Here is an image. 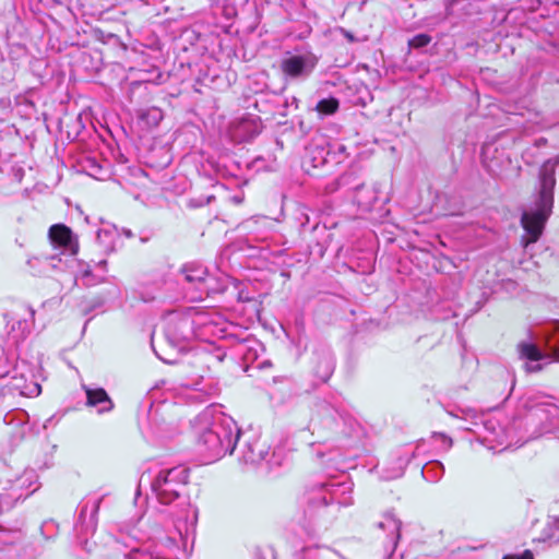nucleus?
I'll return each mask as SVG.
<instances>
[{
  "mask_svg": "<svg viewBox=\"0 0 559 559\" xmlns=\"http://www.w3.org/2000/svg\"><path fill=\"white\" fill-rule=\"evenodd\" d=\"M355 202L362 209H369L377 200L376 192L367 188L365 185H359L355 188Z\"/></svg>",
  "mask_w": 559,
  "mask_h": 559,
  "instance_id": "24",
  "label": "nucleus"
},
{
  "mask_svg": "<svg viewBox=\"0 0 559 559\" xmlns=\"http://www.w3.org/2000/svg\"><path fill=\"white\" fill-rule=\"evenodd\" d=\"M503 559H512V556H510V555L504 556Z\"/></svg>",
  "mask_w": 559,
  "mask_h": 559,
  "instance_id": "47",
  "label": "nucleus"
},
{
  "mask_svg": "<svg viewBox=\"0 0 559 559\" xmlns=\"http://www.w3.org/2000/svg\"><path fill=\"white\" fill-rule=\"evenodd\" d=\"M51 245L61 250V254L73 257L79 251V243L72 230L64 224H55L48 233Z\"/></svg>",
  "mask_w": 559,
  "mask_h": 559,
  "instance_id": "10",
  "label": "nucleus"
},
{
  "mask_svg": "<svg viewBox=\"0 0 559 559\" xmlns=\"http://www.w3.org/2000/svg\"><path fill=\"white\" fill-rule=\"evenodd\" d=\"M512 559H534V556L531 550H525L520 556H512Z\"/></svg>",
  "mask_w": 559,
  "mask_h": 559,
  "instance_id": "36",
  "label": "nucleus"
},
{
  "mask_svg": "<svg viewBox=\"0 0 559 559\" xmlns=\"http://www.w3.org/2000/svg\"><path fill=\"white\" fill-rule=\"evenodd\" d=\"M408 462V459L404 461L400 460V467L393 474L384 476V479H394L401 477L404 473V466L407 465Z\"/></svg>",
  "mask_w": 559,
  "mask_h": 559,
  "instance_id": "34",
  "label": "nucleus"
},
{
  "mask_svg": "<svg viewBox=\"0 0 559 559\" xmlns=\"http://www.w3.org/2000/svg\"><path fill=\"white\" fill-rule=\"evenodd\" d=\"M62 259L56 254L33 257L27 260L29 272L33 275H45L50 270L58 269V263H61Z\"/></svg>",
  "mask_w": 559,
  "mask_h": 559,
  "instance_id": "18",
  "label": "nucleus"
},
{
  "mask_svg": "<svg viewBox=\"0 0 559 559\" xmlns=\"http://www.w3.org/2000/svg\"><path fill=\"white\" fill-rule=\"evenodd\" d=\"M139 118L148 128H154L157 127L158 123L163 120L164 114L162 109L157 107H150L147 109L141 110L139 114Z\"/></svg>",
  "mask_w": 559,
  "mask_h": 559,
  "instance_id": "26",
  "label": "nucleus"
},
{
  "mask_svg": "<svg viewBox=\"0 0 559 559\" xmlns=\"http://www.w3.org/2000/svg\"><path fill=\"white\" fill-rule=\"evenodd\" d=\"M540 542L549 543L550 545L559 544V518L550 516L547 527L544 530Z\"/></svg>",
  "mask_w": 559,
  "mask_h": 559,
  "instance_id": "25",
  "label": "nucleus"
},
{
  "mask_svg": "<svg viewBox=\"0 0 559 559\" xmlns=\"http://www.w3.org/2000/svg\"><path fill=\"white\" fill-rule=\"evenodd\" d=\"M270 224L271 222L266 217L255 216L241 223L240 227L248 234L254 235L255 240H265Z\"/></svg>",
  "mask_w": 559,
  "mask_h": 559,
  "instance_id": "20",
  "label": "nucleus"
},
{
  "mask_svg": "<svg viewBox=\"0 0 559 559\" xmlns=\"http://www.w3.org/2000/svg\"><path fill=\"white\" fill-rule=\"evenodd\" d=\"M98 264L102 265V266H105L107 264V262H106V260H102V261H99Z\"/></svg>",
  "mask_w": 559,
  "mask_h": 559,
  "instance_id": "44",
  "label": "nucleus"
},
{
  "mask_svg": "<svg viewBox=\"0 0 559 559\" xmlns=\"http://www.w3.org/2000/svg\"><path fill=\"white\" fill-rule=\"evenodd\" d=\"M543 338L551 356L559 360V322H552L545 326Z\"/></svg>",
  "mask_w": 559,
  "mask_h": 559,
  "instance_id": "21",
  "label": "nucleus"
},
{
  "mask_svg": "<svg viewBox=\"0 0 559 559\" xmlns=\"http://www.w3.org/2000/svg\"><path fill=\"white\" fill-rule=\"evenodd\" d=\"M112 236H114V231L108 228H103L97 231V239L100 242L108 240V245L106 246V248L110 249V250H112V243H111Z\"/></svg>",
  "mask_w": 559,
  "mask_h": 559,
  "instance_id": "32",
  "label": "nucleus"
},
{
  "mask_svg": "<svg viewBox=\"0 0 559 559\" xmlns=\"http://www.w3.org/2000/svg\"><path fill=\"white\" fill-rule=\"evenodd\" d=\"M176 530L178 531V534H179L180 536H182V531H181V528H180L179 526H177V525H176Z\"/></svg>",
  "mask_w": 559,
  "mask_h": 559,
  "instance_id": "45",
  "label": "nucleus"
},
{
  "mask_svg": "<svg viewBox=\"0 0 559 559\" xmlns=\"http://www.w3.org/2000/svg\"><path fill=\"white\" fill-rule=\"evenodd\" d=\"M465 430H469L483 439L484 442L490 443V448L495 445H504L508 448L515 436V430L519 429L513 423L512 427H503L499 418L492 415H483L479 421H473V427H464Z\"/></svg>",
  "mask_w": 559,
  "mask_h": 559,
  "instance_id": "6",
  "label": "nucleus"
},
{
  "mask_svg": "<svg viewBox=\"0 0 559 559\" xmlns=\"http://www.w3.org/2000/svg\"><path fill=\"white\" fill-rule=\"evenodd\" d=\"M353 485L347 481H331L322 484L318 493L309 500L308 510L305 512L309 520H313V509L316 507H326L330 503L348 506L352 503Z\"/></svg>",
  "mask_w": 559,
  "mask_h": 559,
  "instance_id": "7",
  "label": "nucleus"
},
{
  "mask_svg": "<svg viewBox=\"0 0 559 559\" xmlns=\"http://www.w3.org/2000/svg\"><path fill=\"white\" fill-rule=\"evenodd\" d=\"M234 201H235L236 203H240V202H241V199H240V198L235 197V198H234Z\"/></svg>",
  "mask_w": 559,
  "mask_h": 559,
  "instance_id": "46",
  "label": "nucleus"
},
{
  "mask_svg": "<svg viewBox=\"0 0 559 559\" xmlns=\"http://www.w3.org/2000/svg\"><path fill=\"white\" fill-rule=\"evenodd\" d=\"M0 382L2 383V395L5 394V389L10 393H19L24 396H37L41 391L40 385L37 382L27 380L24 374H17L16 371L11 376L9 373H1Z\"/></svg>",
  "mask_w": 559,
  "mask_h": 559,
  "instance_id": "11",
  "label": "nucleus"
},
{
  "mask_svg": "<svg viewBox=\"0 0 559 559\" xmlns=\"http://www.w3.org/2000/svg\"><path fill=\"white\" fill-rule=\"evenodd\" d=\"M267 454L269 447L260 438L248 441L241 449V460L247 464H259Z\"/></svg>",
  "mask_w": 559,
  "mask_h": 559,
  "instance_id": "16",
  "label": "nucleus"
},
{
  "mask_svg": "<svg viewBox=\"0 0 559 559\" xmlns=\"http://www.w3.org/2000/svg\"><path fill=\"white\" fill-rule=\"evenodd\" d=\"M180 275L179 281L192 301L202 300L211 294L223 290L217 287V281L209 274L202 264L187 263L182 266Z\"/></svg>",
  "mask_w": 559,
  "mask_h": 559,
  "instance_id": "5",
  "label": "nucleus"
},
{
  "mask_svg": "<svg viewBox=\"0 0 559 559\" xmlns=\"http://www.w3.org/2000/svg\"><path fill=\"white\" fill-rule=\"evenodd\" d=\"M187 324H188V322H187V321H185V320L179 322L180 328H183V326H185V325H187Z\"/></svg>",
  "mask_w": 559,
  "mask_h": 559,
  "instance_id": "43",
  "label": "nucleus"
},
{
  "mask_svg": "<svg viewBox=\"0 0 559 559\" xmlns=\"http://www.w3.org/2000/svg\"><path fill=\"white\" fill-rule=\"evenodd\" d=\"M317 64L312 55H293L284 58L281 69L285 76L290 79H306L310 75Z\"/></svg>",
  "mask_w": 559,
  "mask_h": 559,
  "instance_id": "9",
  "label": "nucleus"
},
{
  "mask_svg": "<svg viewBox=\"0 0 559 559\" xmlns=\"http://www.w3.org/2000/svg\"><path fill=\"white\" fill-rule=\"evenodd\" d=\"M128 559H154L151 555L144 554L139 549H133Z\"/></svg>",
  "mask_w": 559,
  "mask_h": 559,
  "instance_id": "35",
  "label": "nucleus"
},
{
  "mask_svg": "<svg viewBox=\"0 0 559 559\" xmlns=\"http://www.w3.org/2000/svg\"><path fill=\"white\" fill-rule=\"evenodd\" d=\"M334 371V360L330 353H323L318 357L314 368L316 376L323 382L328 381Z\"/></svg>",
  "mask_w": 559,
  "mask_h": 559,
  "instance_id": "23",
  "label": "nucleus"
},
{
  "mask_svg": "<svg viewBox=\"0 0 559 559\" xmlns=\"http://www.w3.org/2000/svg\"><path fill=\"white\" fill-rule=\"evenodd\" d=\"M444 438V442L447 443V447L450 448L451 444H452V440L450 438H447V437H443Z\"/></svg>",
  "mask_w": 559,
  "mask_h": 559,
  "instance_id": "42",
  "label": "nucleus"
},
{
  "mask_svg": "<svg viewBox=\"0 0 559 559\" xmlns=\"http://www.w3.org/2000/svg\"><path fill=\"white\" fill-rule=\"evenodd\" d=\"M302 551L305 559H332L335 556L340 557L341 559H346L336 550L328 546L316 545L311 547H306L304 548Z\"/></svg>",
  "mask_w": 559,
  "mask_h": 559,
  "instance_id": "22",
  "label": "nucleus"
},
{
  "mask_svg": "<svg viewBox=\"0 0 559 559\" xmlns=\"http://www.w3.org/2000/svg\"><path fill=\"white\" fill-rule=\"evenodd\" d=\"M194 429L199 452L207 462L233 453L240 436L236 421L224 414H201L195 420Z\"/></svg>",
  "mask_w": 559,
  "mask_h": 559,
  "instance_id": "1",
  "label": "nucleus"
},
{
  "mask_svg": "<svg viewBox=\"0 0 559 559\" xmlns=\"http://www.w3.org/2000/svg\"><path fill=\"white\" fill-rule=\"evenodd\" d=\"M212 198H213V197H209V198L206 199V201H205V202H198V203L195 204V206H201V205H203V204H209V203L211 202V199H212Z\"/></svg>",
  "mask_w": 559,
  "mask_h": 559,
  "instance_id": "40",
  "label": "nucleus"
},
{
  "mask_svg": "<svg viewBox=\"0 0 559 559\" xmlns=\"http://www.w3.org/2000/svg\"><path fill=\"white\" fill-rule=\"evenodd\" d=\"M483 165L492 176H500L504 166L510 163L509 156L503 150L493 144H485L481 151Z\"/></svg>",
  "mask_w": 559,
  "mask_h": 559,
  "instance_id": "13",
  "label": "nucleus"
},
{
  "mask_svg": "<svg viewBox=\"0 0 559 559\" xmlns=\"http://www.w3.org/2000/svg\"><path fill=\"white\" fill-rule=\"evenodd\" d=\"M201 390L197 389V388H193V389H190L189 390V393H188V396L190 399H193V400H199L200 399V392Z\"/></svg>",
  "mask_w": 559,
  "mask_h": 559,
  "instance_id": "37",
  "label": "nucleus"
},
{
  "mask_svg": "<svg viewBox=\"0 0 559 559\" xmlns=\"http://www.w3.org/2000/svg\"><path fill=\"white\" fill-rule=\"evenodd\" d=\"M377 525L380 530L386 533L391 550L394 551L401 537V521L392 513H385Z\"/></svg>",
  "mask_w": 559,
  "mask_h": 559,
  "instance_id": "17",
  "label": "nucleus"
},
{
  "mask_svg": "<svg viewBox=\"0 0 559 559\" xmlns=\"http://www.w3.org/2000/svg\"><path fill=\"white\" fill-rule=\"evenodd\" d=\"M524 413L515 419L525 441L555 433L559 438V401L552 396L530 394L522 400Z\"/></svg>",
  "mask_w": 559,
  "mask_h": 559,
  "instance_id": "2",
  "label": "nucleus"
},
{
  "mask_svg": "<svg viewBox=\"0 0 559 559\" xmlns=\"http://www.w3.org/2000/svg\"><path fill=\"white\" fill-rule=\"evenodd\" d=\"M86 394V406L95 407L98 414L109 413L114 409V402L103 388H91L86 384L82 385Z\"/></svg>",
  "mask_w": 559,
  "mask_h": 559,
  "instance_id": "15",
  "label": "nucleus"
},
{
  "mask_svg": "<svg viewBox=\"0 0 559 559\" xmlns=\"http://www.w3.org/2000/svg\"><path fill=\"white\" fill-rule=\"evenodd\" d=\"M12 489L21 490L16 496L17 499L26 498L31 493L35 492L38 489L36 472L34 469H25L21 476L14 480Z\"/></svg>",
  "mask_w": 559,
  "mask_h": 559,
  "instance_id": "19",
  "label": "nucleus"
},
{
  "mask_svg": "<svg viewBox=\"0 0 559 559\" xmlns=\"http://www.w3.org/2000/svg\"><path fill=\"white\" fill-rule=\"evenodd\" d=\"M431 41V37L427 34H418L416 36H414L408 45L412 47V48H424L426 47L429 43Z\"/></svg>",
  "mask_w": 559,
  "mask_h": 559,
  "instance_id": "31",
  "label": "nucleus"
},
{
  "mask_svg": "<svg viewBox=\"0 0 559 559\" xmlns=\"http://www.w3.org/2000/svg\"><path fill=\"white\" fill-rule=\"evenodd\" d=\"M320 408H321L322 411H325V412H329V411H330V406H329L326 403H322V404L320 405Z\"/></svg>",
  "mask_w": 559,
  "mask_h": 559,
  "instance_id": "41",
  "label": "nucleus"
},
{
  "mask_svg": "<svg viewBox=\"0 0 559 559\" xmlns=\"http://www.w3.org/2000/svg\"><path fill=\"white\" fill-rule=\"evenodd\" d=\"M171 333V326L168 325L165 332V341L170 346L171 350L175 352L176 348L181 346V341H183L186 336L183 334L173 336Z\"/></svg>",
  "mask_w": 559,
  "mask_h": 559,
  "instance_id": "30",
  "label": "nucleus"
},
{
  "mask_svg": "<svg viewBox=\"0 0 559 559\" xmlns=\"http://www.w3.org/2000/svg\"><path fill=\"white\" fill-rule=\"evenodd\" d=\"M557 165L558 162L556 159H547L539 169L538 195L535 206L523 212L521 218V224L525 231L521 239L524 247L538 240L544 230L545 223L551 214Z\"/></svg>",
  "mask_w": 559,
  "mask_h": 559,
  "instance_id": "3",
  "label": "nucleus"
},
{
  "mask_svg": "<svg viewBox=\"0 0 559 559\" xmlns=\"http://www.w3.org/2000/svg\"><path fill=\"white\" fill-rule=\"evenodd\" d=\"M102 500V497L93 500L88 499L83 501L81 506L76 530L80 535L79 538L84 543L87 554L92 552V548L88 546L87 536L93 535L96 531L98 523L97 515Z\"/></svg>",
  "mask_w": 559,
  "mask_h": 559,
  "instance_id": "8",
  "label": "nucleus"
},
{
  "mask_svg": "<svg viewBox=\"0 0 559 559\" xmlns=\"http://www.w3.org/2000/svg\"><path fill=\"white\" fill-rule=\"evenodd\" d=\"M261 132V121L258 117H243L234 121L229 127V135L235 142H247Z\"/></svg>",
  "mask_w": 559,
  "mask_h": 559,
  "instance_id": "12",
  "label": "nucleus"
},
{
  "mask_svg": "<svg viewBox=\"0 0 559 559\" xmlns=\"http://www.w3.org/2000/svg\"><path fill=\"white\" fill-rule=\"evenodd\" d=\"M443 473L444 467L442 463L438 461L426 464L421 469L423 477L430 483L438 481L442 477Z\"/></svg>",
  "mask_w": 559,
  "mask_h": 559,
  "instance_id": "27",
  "label": "nucleus"
},
{
  "mask_svg": "<svg viewBox=\"0 0 559 559\" xmlns=\"http://www.w3.org/2000/svg\"><path fill=\"white\" fill-rule=\"evenodd\" d=\"M188 479L189 469L182 465L162 468L151 480V489L162 504H170L179 498Z\"/></svg>",
  "mask_w": 559,
  "mask_h": 559,
  "instance_id": "4",
  "label": "nucleus"
},
{
  "mask_svg": "<svg viewBox=\"0 0 559 559\" xmlns=\"http://www.w3.org/2000/svg\"><path fill=\"white\" fill-rule=\"evenodd\" d=\"M448 413L455 418H460L469 423L468 427H473V421H479L484 415L478 414L475 409L472 408H460L456 412L449 411Z\"/></svg>",
  "mask_w": 559,
  "mask_h": 559,
  "instance_id": "28",
  "label": "nucleus"
},
{
  "mask_svg": "<svg viewBox=\"0 0 559 559\" xmlns=\"http://www.w3.org/2000/svg\"><path fill=\"white\" fill-rule=\"evenodd\" d=\"M340 103L336 98L330 97L321 99L316 109L323 115H332L338 109Z\"/></svg>",
  "mask_w": 559,
  "mask_h": 559,
  "instance_id": "29",
  "label": "nucleus"
},
{
  "mask_svg": "<svg viewBox=\"0 0 559 559\" xmlns=\"http://www.w3.org/2000/svg\"><path fill=\"white\" fill-rule=\"evenodd\" d=\"M152 347H153V350L155 353V355L164 362L166 364H174L176 362V358L174 357L173 354H168L166 353L165 355L163 353H160L159 350H157V348L155 347L154 343L152 342Z\"/></svg>",
  "mask_w": 559,
  "mask_h": 559,
  "instance_id": "33",
  "label": "nucleus"
},
{
  "mask_svg": "<svg viewBox=\"0 0 559 559\" xmlns=\"http://www.w3.org/2000/svg\"><path fill=\"white\" fill-rule=\"evenodd\" d=\"M121 233L123 234L124 237L127 238H132L133 237V233L131 229L129 228H122L121 229Z\"/></svg>",
  "mask_w": 559,
  "mask_h": 559,
  "instance_id": "38",
  "label": "nucleus"
},
{
  "mask_svg": "<svg viewBox=\"0 0 559 559\" xmlns=\"http://www.w3.org/2000/svg\"><path fill=\"white\" fill-rule=\"evenodd\" d=\"M518 352L521 359L526 360L525 368L528 372H537L542 369L539 361L548 359L537 345L531 342H520Z\"/></svg>",
  "mask_w": 559,
  "mask_h": 559,
  "instance_id": "14",
  "label": "nucleus"
},
{
  "mask_svg": "<svg viewBox=\"0 0 559 559\" xmlns=\"http://www.w3.org/2000/svg\"><path fill=\"white\" fill-rule=\"evenodd\" d=\"M343 34L348 39V41H350V43L355 41L354 35L352 33H349L348 31L343 29Z\"/></svg>",
  "mask_w": 559,
  "mask_h": 559,
  "instance_id": "39",
  "label": "nucleus"
}]
</instances>
